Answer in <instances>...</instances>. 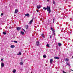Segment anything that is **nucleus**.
I'll return each mask as SVG.
<instances>
[{
    "instance_id": "nucleus-1",
    "label": "nucleus",
    "mask_w": 73,
    "mask_h": 73,
    "mask_svg": "<svg viewBox=\"0 0 73 73\" xmlns=\"http://www.w3.org/2000/svg\"><path fill=\"white\" fill-rule=\"evenodd\" d=\"M47 12L49 13H50L51 12V10H50V7L49 6H47Z\"/></svg>"
},
{
    "instance_id": "nucleus-2",
    "label": "nucleus",
    "mask_w": 73,
    "mask_h": 73,
    "mask_svg": "<svg viewBox=\"0 0 73 73\" xmlns=\"http://www.w3.org/2000/svg\"><path fill=\"white\" fill-rule=\"evenodd\" d=\"M51 29L52 32H53V35H55V31H54V29H53V28H52V27L51 28Z\"/></svg>"
},
{
    "instance_id": "nucleus-3",
    "label": "nucleus",
    "mask_w": 73,
    "mask_h": 73,
    "mask_svg": "<svg viewBox=\"0 0 73 73\" xmlns=\"http://www.w3.org/2000/svg\"><path fill=\"white\" fill-rule=\"evenodd\" d=\"M40 45V43L38 41H36V46H39Z\"/></svg>"
},
{
    "instance_id": "nucleus-4",
    "label": "nucleus",
    "mask_w": 73,
    "mask_h": 73,
    "mask_svg": "<svg viewBox=\"0 0 73 73\" xmlns=\"http://www.w3.org/2000/svg\"><path fill=\"white\" fill-rule=\"evenodd\" d=\"M17 29L18 31H20L21 29V28L20 27H17Z\"/></svg>"
},
{
    "instance_id": "nucleus-5",
    "label": "nucleus",
    "mask_w": 73,
    "mask_h": 73,
    "mask_svg": "<svg viewBox=\"0 0 73 73\" xmlns=\"http://www.w3.org/2000/svg\"><path fill=\"white\" fill-rule=\"evenodd\" d=\"M12 72L13 73H15L16 72V70L15 69H14L13 70Z\"/></svg>"
},
{
    "instance_id": "nucleus-6",
    "label": "nucleus",
    "mask_w": 73,
    "mask_h": 73,
    "mask_svg": "<svg viewBox=\"0 0 73 73\" xmlns=\"http://www.w3.org/2000/svg\"><path fill=\"white\" fill-rule=\"evenodd\" d=\"M23 64H24V62H20L19 64L20 65H23Z\"/></svg>"
},
{
    "instance_id": "nucleus-7",
    "label": "nucleus",
    "mask_w": 73,
    "mask_h": 73,
    "mask_svg": "<svg viewBox=\"0 0 73 73\" xmlns=\"http://www.w3.org/2000/svg\"><path fill=\"white\" fill-rule=\"evenodd\" d=\"M1 67H4V64L3 63H1Z\"/></svg>"
},
{
    "instance_id": "nucleus-8",
    "label": "nucleus",
    "mask_w": 73,
    "mask_h": 73,
    "mask_svg": "<svg viewBox=\"0 0 73 73\" xmlns=\"http://www.w3.org/2000/svg\"><path fill=\"white\" fill-rule=\"evenodd\" d=\"M53 63V59H51L50 60V64H52Z\"/></svg>"
},
{
    "instance_id": "nucleus-9",
    "label": "nucleus",
    "mask_w": 73,
    "mask_h": 73,
    "mask_svg": "<svg viewBox=\"0 0 73 73\" xmlns=\"http://www.w3.org/2000/svg\"><path fill=\"white\" fill-rule=\"evenodd\" d=\"M33 19H32L30 22L29 24H32V22H33Z\"/></svg>"
},
{
    "instance_id": "nucleus-10",
    "label": "nucleus",
    "mask_w": 73,
    "mask_h": 73,
    "mask_svg": "<svg viewBox=\"0 0 73 73\" xmlns=\"http://www.w3.org/2000/svg\"><path fill=\"white\" fill-rule=\"evenodd\" d=\"M36 7L37 8H38V9H39V8H41V6L40 5H39V6H37Z\"/></svg>"
},
{
    "instance_id": "nucleus-11",
    "label": "nucleus",
    "mask_w": 73,
    "mask_h": 73,
    "mask_svg": "<svg viewBox=\"0 0 73 73\" xmlns=\"http://www.w3.org/2000/svg\"><path fill=\"white\" fill-rule=\"evenodd\" d=\"M17 55L18 56H19V55H21V52H19L17 54Z\"/></svg>"
},
{
    "instance_id": "nucleus-12",
    "label": "nucleus",
    "mask_w": 73,
    "mask_h": 73,
    "mask_svg": "<svg viewBox=\"0 0 73 73\" xmlns=\"http://www.w3.org/2000/svg\"><path fill=\"white\" fill-rule=\"evenodd\" d=\"M25 16L27 17H29V14H25Z\"/></svg>"
},
{
    "instance_id": "nucleus-13",
    "label": "nucleus",
    "mask_w": 73,
    "mask_h": 73,
    "mask_svg": "<svg viewBox=\"0 0 73 73\" xmlns=\"http://www.w3.org/2000/svg\"><path fill=\"white\" fill-rule=\"evenodd\" d=\"M54 58L55 59H57V60H58V59H59V58L58 57L55 56L54 57Z\"/></svg>"
},
{
    "instance_id": "nucleus-14",
    "label": "nucleus",
    "mask_w": 73,
    "mask_h": 73,
    "mask_svg": "<svg viewBox=\"0 0 73 73\" xmlns=\"http://www.w3.org/2000/svg\"><path fill=\"white\" fill-rule=\"evenodd\" d=\"M18 12V10L17 9H16L15 10V13H17V12Z\"/></svg>"
},
{
    "instance_id": "nucleus-15",
    "label": "nucleus",
    "mask_w": 73,
    "mask_h": 73,
    "mask_svg": "<svg viewBox=\"0 0 73 73\" xmlns=\"http://www.w3.org/2000/svg\"><path fill=\"white\" fill-rule=\"evenodd\" d=\"M58 46H61V45H62V44H61V43H58Z\"/></svg>"
},
{
    "instance_id": "nucleus-16",
    "label": "nucleus",
    "mask_w": 73,
    "mask_h": 73,
    "mask_svg": "<svg viewBox=\"0 0 73 73\" xmlns=\"http://www.w3.org/2000/svg\"><path fill=\"white\" fill-rule=\"evenodd\" d=\"M11 48H15V46L14 45H11Z\"/></svg>"
},
{
    "instance_id": "nucleus-17",
    "label": "nucleus",
    "mask_w": 73,
    "mask_h": 73,
    "mask_svg": "<svg viewBox=\"0 0 73 73\" xmlns=\"http://www.w3.org/2000/svg\"><path fill=\"white\" fill-rule=\"evenodd\" d=\"M21 33L23 35H24V33L23 31H21Z\"/></svg>"
},
{
    "instance_id": "nucleus-18",
    "label": "nucleus",
    "mask_w": 73,
    "mask_h": 73,
    "mask_svg": "<svg viewBox=\"0 0 73 73\" xmlns=\"http://www.w3.org/2000/svg\"><path fill=\"white\" fill-rule=\"evenodd\" d=\"M43 9H44V11H46V9H47V7H44L43 8Z\"/></svg>"
},
{
    "instance_id": "nucleus-19",
    "label": "nucleus",
    "mask_w": 73,
    "mask_h": 73,
    "mask_svg": "<svg viewBox=\"0 0 73 73\" xmlns=\"http://www.w3.org/2000/svg\"><path fill=\"white\" fill-rule=\"evenodd\" d=\"M41 36H42V37H43V38H45V36H44V34H42Z\"/></svg>"
},
{
    "instance_id": "nucleus-20",
    "label": "nucleus",
    "mask_w": 73,
    "mask_h": 73,
    "mask_svg": "<svg viewBox=\"0 0 73 73\" xmlns=\"http://www.w3.org/2000/svg\"><path fill=\"white\" fill-rule=\"evenodd\" d=\"M28 25H26L25 26V28H26V29H28Z\"/></svg>"
},
{
    "instance_id": "nucleus-21",
    "label": "nucleus",
    "mask_w": 73,
    "mask_h": 73,
    "mask_svg": "<svg viewBox=\"0 0 73 73\" xmlns=\"http://www.w3.org/2000/svg\"><path fill=\"white\" fill-rule=\"evenodd\" d=\"M43 58H46V56L45 55H43Z\"/></svg>"
},
{
    "instance_id": "nucleus-22",
    "label": "nucleus",
    "mask_w": 73,
    "mask_h": 73,
    "mask_svg": "<svg viewBox=\"0 0 73 73\" xmlns=\"http://www.w3.org/2000/svg\"><path fill=\"white\" fill-rule=\"evenodd\" d=\"M65 61H68L69 59L68 58H66L65 59Z\"/></svg>"
},
{
    "instance_id": "nucleus-23",
    "label": "nucleus",
    "mask_w": 73,
    "mask_h": 73,
    "mask_svg": "<svg viewBox=\"0 0 73 73\" xmlns=\"http://www.w3.org/2000/svg\"><path fill=\"white\" fill-rule=\"evenodd\" d=\"M46 46H47V47H49V45L48 44H47L46 45Z\"/></svg>"
},
{
    "instance_id": "nucleus-24",
    "label": "nucleus",
    "mask_w": 73,
    "mask_h": 73,
    "mask_svg": "<svg viewBox=\"0 0 73 73\" xmlns=\"http://www.w3.org/2000/svg\"><path fill=\"white\" fill-rule=\"evenodd\" d=\"M13 42H15V43H17V41L15 40L13 41Z\"/></svg>"
},
{
    "instance_id": "nucleus-25",
    "label": "nucleus",
    "mask_w": 73,
    "mask_h": 73,
    "mask_svg": "<svg viewBox=\"0 0 73 73\" xmlns=\"http://www.w3.org/2000/svg\"><path fill=\"white\" fill-rule=\"evenodd\" d=\"M3 34H4L5 35H6V33H5V32H3Z\"/></svg>"
},
{
    "instance_id": "nucleus-26",
    "label": "nucleus",
    "mask_w": 73,
    "mask_h": 73,
    "mask_svg": "<svg viewBox=\"0 0 73 73\" xmlns=\"http://www.w3.org/2000/svg\"><path fill=\"white\" fill-rule=\"evenodd\" d=\"M66 63L67 65H68V66H70V65H69V63H68V62H66Z\"/></svg>"
},
{
    "instance_id": "nucleus-27",
    "label": "nucleus",
    "mask_w": 73,
    "mask_h": 73,
    "mask_svg": "<svg viewBox=\"0 0 73 73\" xmlns=\"http://www.w3.org/2000/svg\"><path fill=\"white\" fill-rule=\"evenodd\" d=\"M23 32H26V31H25V30L23 29Z\"/></svg>"
},
{
    "instance_id": "nucleus-28",
    "label": "nucleus",
    "mask_w": 73,
    "mask_h": 73,
    "mask_svg": "<svg viewBox=\"0 0 73 73\" xmlns=\"http://www.w3.org/2000/svg\"><path fill=\"white\" fill-rule=\"evenodd\" d=\"M63 73H66V72H65L64 71H63Z\"/></svg>"
},
{
    "instance_id": "nucleus-29",
    "label": "nucleus",
    "mask_w": 73,
    "mask_h": 73,
    "mask_svg": "<svg viewBox=\"0 0 73 73\" xmlns=\"http://www.w3.org/2000/svg\"><path fill=\"white\" fill-rule=\"evenodd\" d=\"M3 15L4 14L3 13H1V16H3Z\"/></svg>"
},
{
    "instance_id": "nucleus-30",
    "label": "nucleus",
    "mask_w": 73,
    "mask_h": 73,
    "mask_svg": "<svg viewBox=\"0 0 73 73\" xmlns=\"http://www.w3.org/2000/svg\"><path fill=\"white\" fill-rule=\"evenodd\" d=\"M53 4H55V2L54 1H53Z\"/></svg>"
},
{
    "instance_id": "nucleus-31",
    "label": "nucleus",
    "mask_w": 73,
    "mask_h": 73,
    "mask_svg": "<svg viewBox=\"0 0 73 73\" xmlns=\"http://www.w3.org/2000/svg\"><path fill=\"white\" fill-rule=\"evenodd\" d=\"M1 61H4L3 60V59H1Z\"/></svg>"
},
{
    "instance_id": "nucleus-32",
    "label": "nucleus",
    "mask_w": 73,
    "mask_h": 73,
    "mask_svg": "<svg viewBox=\"0 0 73 73\" xmlns=\"http://www.w3.org/2000/svg\"><path fill=\"white\" fill-rule=\"evenodd\" d=\"M36 11H37V12H38V10H37Z\"/></svg>"
},
{
    "instance_id": "nucleus-33",
    "label": "nucleus",
    "mask_w": 73,
    "mask_h": 73,
    "mask_svg": "<svg viewBox=\"0 0 73 73\" xmlns=\"http://www.w3.org/2000/svg\"><path fill=\"white\" fill-rule=\"evenodd\" d=\"M47 1H48V2L49 1V0H47Z\"/></svg>"
},
{
    "instance_id": "nucleus-34",
    "label": "nucleus",
    "mask_w": 73,
    "mask_h": 73,
    "mask_svg": "<svg viewBox=\"0 0 73 73\" xmlns=\"http://www.w3.org/2000/svg\"><path fill=\"white\" fill-rule=\"evenodd\" d=\"M54 18L53 19V21H54Z\"/></svg>"
},
{
    "instance_id": "nucleus-35",
    "label": "nucleus",
    "mask_w": 73,
    "mask_h": 73,
    "mask_svg": "<svg viewBox=\"0 0 73 73\" xmlns=\"http://www.w3.org/2000/svg\"><path fill=\"white\" fill-rule=\"evenodd\" d=\"M53 23H54V21H53Z\"/></svg>"
},
{
    "instance_id": "nucleus-36",
    "label": "nucleus",
    "mask_w": 73,
    "mask_h": 73,
    "mask_svg": "<svg viewBox=\"0 0 73 73\" xmlns=\"http://www.w3.org/2000/svg\"><path fill=\"white\" fill-rule=\"evenodd\" d=\"M51 37H52V36H50V38H51Z\"/></svg>"
},
{
    "instance_id": "nucleus-37",
    "label": "nucleus",
    "mask_w": 73,
    "mask_h": 73,
    "mask_svg": "<svg viewBox=\"0 0 73 73\" xmlns=\"http://www.w3.org/2000/svg\"><path fill=\"white\" fill-rule=\"evenodd\" d=\"M72 58H73V56H72Z\"/></svg>"
},
{
    "instance_id": "nucleus-38",
    "label": "nucleus",
    "mask_w": 73,
    "mask_h": 73,
    "mask_svg": "<svg viewBox=\"0 0 73 73\" xmlns=\"http://www.w3.org/2000/svg\"><path fill=\"white\" fill-rule=\"evenodd\" d=\"M72 71L73 72V70H72Z\"/></svg>"
},
{
    "instance_id": "nucleus-39",
    "label": "nucleus",
    "mask_w": 73,
    "mask_h": 73,
    "mask_svg": "<svg viewBox=\"0 0 73 73\" xmlns=\"http://www.w3.org/2000/svg\"><path fill=\"white\" fill-rule=\"evenodd\" d=\"M31 73H32V72H31Z\"/></svg>"
}]
</instances>
